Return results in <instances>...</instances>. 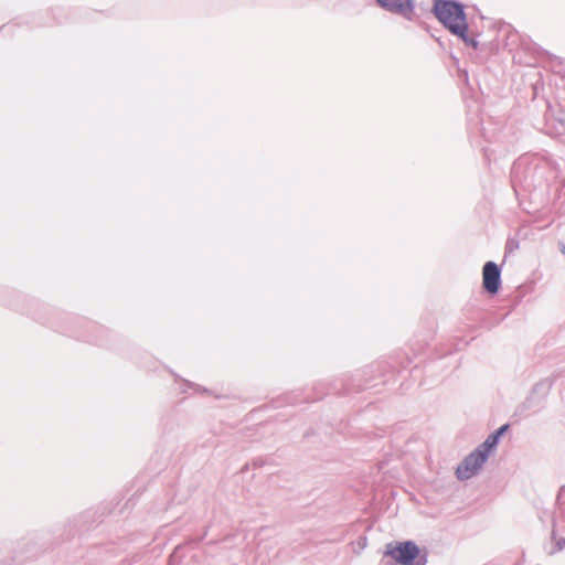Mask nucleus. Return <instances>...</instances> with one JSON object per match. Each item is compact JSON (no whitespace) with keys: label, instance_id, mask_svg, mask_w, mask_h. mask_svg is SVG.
<instances>
[{"label":"nucleus","instance_id":"nucleus-6","mask_svg":"<svg viewBox=\"0 0 565 565\" xmlns=\"http://www.w3.org/2000/svg\"><path fill=\"white\" fill-rule=\"evenodd\" d=\"M501 267L489 260L482 268V287L490 295H497L501 288Z\"/></svg>","mask_w":565,"mask_h":565},{"label":"nucleus","instance_id":"nucleus-4","mask_svg":"<svg viewBox=\"0 0 565 565\" xmlns=\"http://www.w3.org/2000/svg\"><path fill=\"white\" fill-rule=\"evenodd\" d=\"M489 457L478 446L467 455L455 470L459 481H466L478 475Z\"/></svg>","mask_w":565,"mask_h":565},{"label":"nucleus","instance_id":"nucleus-15","mask_svg":"<svg viewBox=\"0 0 565 565\" xmlns=\"http://www.w3.org/2000/svg\"><path fill=\"white\" fill-rule=\"evenodd\" d=\"M559 523L562 524L561 527H563L565 525V518H559Z\"/></svg>","mask_w":565,"mask_h":565},{"label":"nucleus","instance_id":"nucleus-16","mask_svg":"<svg viewBox=\"0 0 565 565\" xmlns=\"http://www.w3.org/2000/svg\"><path fill=\"white\" fill-rule=\"evenodd\" d=\"M373 527V524H367L364 530L371 531Z\"/></svg>","mask_w":565,"mask_h":565},{"label":"nucleus","instance_id":"nucleus-8","mask_svg":"<svg viewBox=\"0 0 565 565\" xmlns=\"http://www.w3.org/2000/svg\"><path fill=\"white\" fill-rule=\"evenodd\" d=\"M500 443V439L497 437V435L489 434L484 441H482L478 447L487 454L488 457L497 449L498 445Z\"/></svg>","mask_w":565,"mask_h":565},{"label":"nucleus","instance_id":"nucleus-12","mask_svg":"<svg viewBox=\"0 0 565 565\" xmlns=\"http://www.w3.org/2000/svg\"><path fill=\"white\" fill-rule=\"evenodd\" d=\"M520 167H521V162H515V163H514V166H513V171H512V173H513V175H514V177L516 175V173H518V171H519Z\"/></svg>","mask_w":565,"mask_h":565},{"label":"nucleus","instance_id":"nucleus-5","mask_svg":"<svg viewBox=\"0 0 565 565\" xmlns=\"http://www.w3.org/2000/svg\"><path fill=\"white\" fill-rule=\"evenodd\" d=\"M376 4L386 12L413 21L415 15L414 0H375Z\"/></svg>","mask_w":565,"mask_h":565},{"label":"nucleus","instance_id":"nucleus-2","mask_svg":"<svg viewBox=\"0 0 565 565\" xmlns=\"http://www.w3.org/2000/svg\"><path fill=\"white\" fill-rule=\"evenodd\" d=\"M385 556L394 565H426L427 554L414 542H396L386 545Z\"/></svg>","mask_w":565,"mask_h":565},{"label":"nucleus","instance_id":"nucleus-13","mask_svg":"<svg viewBox=\"0 0 565 565\" xmlns=\"http://www.w3.org/2000/svg\"><path fill=\"white\" fill-rule=\"evenodd\" d=\"M558 246H559V250L563 255H565V242H559L558 243Z\"/></svg>","mask_w":565,"mask_h":565},{"label":"nucleus","instance_id":"nucleus-11","mask_svg":"<svg viewBox=\"0 0 565 565\" xmlns=\"http://www.w3.org/2000/svg\"><path fill=\"white\" fill-rule=\"evenodd\" d=\"M509 429H510V424L507 423V424L501 425L499 428H497L493 431V434L497 435V437L499 439H501Z\"/></svg>","mask_w":565,"mask_h":565},{"label":"nucleus","instance_id":"nucleus-1","mask_svg":"<svg viewBox=\"0 0 565 565\" xmlns=\"http://www.w3.org/2000/svg\"><path fill=\"white\" fill-rule=\"evenodd\" d=\"M431 13L452 35L463 34L468 25L466 6L458 0H434Z\"/></svg>","mask_w":565,"mask_h":565},{"label":"nucleus","instance_id":"nucleus-7","mask_svg":"<svg viewBox=\"0 0 565 565\" xmlns=\"http://www.w3.org/2000/svg\"><path fill=\"white\" fill-rule=\"evenodd\" d=\"M559 518H565V486H562L558 489L556 495V510L553 515V529L556 530L558 526H562L559 523Z\"/></svg>","mask_w":565,"mask_h":565},{"label":"nucleus","instance_id":"nucleus-17","mask_svg":"<svg viewBox=\"0 0 565 565\" xmlns=\"http://www.w3.org/2000/svg\"><path fill=\"white\" fill-rule=\"evenodd\" d=\"M330 391H331L332 393H338V388H337V387H332V388H330Z\"/></svg>","mask_w":565,"mask_h":565},{"label":"nucleus","instance_id":"nucleus-10","mask_svg":"<svg viewBox=\"0 0 565 565\" xmlns=\"http://www.w3.org/2000/svg\"><path fill=\"white\" fill-rule=\"evenodd\" d=\"M518 248H519V242L514 238H510V239H508L507 245H505V254H510Z\"/></svg>","mask_w":565,"mask_h":565},{"label":"nucleus","instance_id":"nucleus-3","mask_svg":"<svg viewBox=\"0 0 565 565\" xmlns=\"http://www.w3.org/2000/svg\"><path fill=\"white\" fill-rule=\"evenodd\" d=\"M557 375H552L540 380L534 384L530 394L516 407V414L521 416H529L531 413H537L544 407V402L550 394Z\"/></svg>","mask_w":565,"mask_h":565},{"label":"nucleus","instance_id":"nucleus-9","mask_svg":"<svg viewBox=\"0 0 565 565\" xmlns=\"http://www.w3.org/2000/svg\"><path fill=\"white\" fill-rule=\"evenodd\" d=\"M459 40H461L467 46L477 50L479 47V41L469 35V24L466 26L463 34H455Z\"/></svg>","mask_w":565,"mask_h":565},{"label":"nucleus","instance_id":"nucleus-14","mask_svg":"<svg viewBox=\"0 0 565 565\" xmlns=\"http://www.w3.org/2000/svg\"><path fill=\"white\" fill-rule=\"evenodd\" d=\"M184 383H185V385H186L189 388H191V387H199L198 385H195V384H193L192 382H189V381H185Z\"/></svg>","mask_w":565,"mask_h":565}]
</instances>
